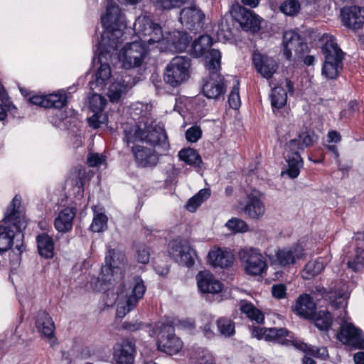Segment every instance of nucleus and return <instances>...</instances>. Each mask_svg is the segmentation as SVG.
Instances as JSON below:
<instances>
[{
    "instance_id": "nucleus-44",
    "label": "nucleus",
    "mask_w": 364,
    "mask_h": 364,
    "mask_svg": "<svg viewBox=\"0 0 364 364\" xmlns=\"http://www.w3.org/2000/svg\"><path fill=\"white\" fill-rule=\"evenodd\" d=\"M348 267L354 271H358L364 265V248L358 247L355 255L347 262Z\"/></svg>"
},
{
    "instance_id": "nucleus-35",
    "label": "nucleus",
    "mask_w": 364,
    "mask_h": 364,
    "mask_svg": "<svg viewBox=\"0 0 364 364\" xmlns=\"http://www.w3.org/2000/svg\"><path fill=\"white\" fill-rule=\"evenodd\" d=\"M210 196V191L208 188H204L199 191V192L191 198L186 205V208L191 213H193L196 209Z\"/></svg>"
},
{
    "instance_id": "nucleus-3",
    "label": "nucleus",
    "mask_w": 364,
    "mask_h": 364,
    "mask_svg": "<svg viewBox=\"0 0 364 364\" xmlns=\"http://www.w3.org/2000/svg\"><path fill=\"white\" fill-rule=\"evenodd\" d=\"M134 116H139L137 124L126 123L123 124L124 141L127 144L137 141H146L155 145L160 141L158 131L152 124V119L149 118L151 106L148 104L137 102L132 106Z\"/></svg>"
},
{
    "instance_id": "nucleus-64",
    "label": "nucleus",
    "mask_w": 364,
    "mask_h": 364,
    "mask_svg": "<svg viewBox=\"0 0 364 364\" xmlns=\"http://www.w3.org/2000/svg\"><path fill=\"white\" fill-rule=\"evenodd\" d=\"M315 58L313 55H307L304 58V63L306 65H311L314 64Z\"/></svg>"
},
{
    "instance_id": "nucleus-54",
    "label": "nucleus",
    "mask_w": 364,
    "mask_h": 364,
    "mask_svg": "<svg viewBox=\"0 0 364 364\" xmlns=\"http://www.w3.org/2000/svg\"><path fill=\"white\" fill-rule=\"evenodd\" d=\"M29 102L35 105H38L41 107L48 108V102L47 100L46 95H33L29 98Z\"/></svg>"
},
{
    "instance_id": "nucleus-30",
    "label": "nucleus",
    "mask_w": 364,
    "mask_h": 364,
    "mask_svg": "<svg viewBox=\"0 0 364 364\" xmlns=\"http://www.w3.org/2000/svg\"><path fill=\"white\" fill-rule=\"evenodd\" d=\"M316 305L308 294L301 295L296 300L295 311L302 317L313 318L315 314Z\"/></svg>"
},
{
    "instance_id": "nucleus-56",
    "label": "nucleus",
    "mask_w": 364,
    "mask_h": 364,
    "mask_svg": "<svg viewBox=\"0 0 364 364\" xmlns=\"http://www.w3.org/2000/svg\"><path fill=\"white\" fill-rule=\"evenodd\" d=\"M104 161V157L98 154H91L87 157V163L92 167L97 166Z\"/></svg>"
},
{
    "instance_id": "nucleus-55",
    "label": "nucleus",
    "mask_w": 364,
    "mask_h": 364,
    "mask_svg": "<svg viewBox=\"0 0 364 364\" xmlns=\"http://www.w3.org/2000/svg\"><path fill=\"white\" fill-rule=\"evenodd\" d=\"M198 364H215L213 355L208 351L203 350L197 357Z\"/></svg>"
},
{
    "instance_id": "nucleus-1",
    "label": "nucleus",
    "mask_w": 364,
    "mask_h": 364,
    "mask_svg": "<svg viewBox=\"0 0 364 364\" xmlns=\"http://www.w3.org/2000/svg\"><path fill=\"white\" fill-rule=\"evenodd\" d=\"M125 264L126 258L122 252L115 249L109 250L100 277L92 278L90 282L95 291H107L106 304L117 305V316L119 318L124 317L134 309L146 291L144 282L139 277H134L122 285L120 284L117 287V296L114 289H109V285L114 287L121 282Z\"/></svg>"
},
{
    "instance_id": "nucleus-20",
    "label": "nucleus",
    "mask_w": 364,
    "mask_h": 364,
    "mask_svg": "<svg viewBox=\"0 0 364 364\" xmlns=\"http://www.w3.org/2000/svg\"><path fill=\"white\" fill-rule=\"evenodd\" d=\"M135 354V345L129 339L122 340L114 346L113 359L116 364H133Z\"/></svg>"
},
{
    "instance_id": "nucleus-11",
    "label": "nucleus",
    "mask_w": 364,
    "mask_h": 364,
    "mask_svg": "<svg viewBox=\"0 0 364 364\" xmlns=\"http://www.w3.org/2000/svg\"><path fill=\"white\" fill-rule=\"evenodd\" d=\"M191 71V60L185 56H176L166 65L164 80L166 84L175 87L190 77Z\"/></svg>"
},
{
    "instance_id": "nucleus-57",
    "label": "nucleus",
    "mask_w": 364,
    "mask_h": 364,
    "mask_svg": "<svg viewBox=\"0 0 364 364\" xmlns=\"http://www.w3.org/2000/svg\"><path fill=\"white\" fill-rule=\"evenodd\" d=\"M341 136L336 131H331L328 134V141L338 143L341 141Z\"/></svg>"
},
{
    "instance_id": "nucleus-27",
    "label": "nucleus",
    "mask_w": 364,
    "mask_h": 364,
    "mask_svg": "<svg viewBox=\"0 0 364 364\" xmlns=\"http://www.w3.org/2000/svg\"><path fill=\"white\" fill-rule=\"evenodd\" d=\"M76 214L75 208H65L62 210L55 219L54 225L60 232H67L73 228V221Z\"/></svg>"
},
{
    "instance_id": "nucleus-28",
    "label": "nucleus",
    "mask_w": 364,
    "mask_h": 364,
    "mask_svg": "<svg viewBox=\"0 0 364 364\" xmlns=\"http://www.w3.org/2000/svg\"><path fill=\"white\" fill-rule=\"evenodd\" d=\"M243 212L245 215L251 219H259L265 213V206L263 202L253 194H250L247 197V201L243 208Z\"/></svg>"
},
{
    "instance_id": "nucleus-43",
    "label": "nucleus",
    "mask_w": 364,
    "mask_h": 364,
    "mask_svg": "<svg viewBox=\"0 0 364 364\" xmlns=\"http://www.w3.org/2000/svg\"><path fill=\"white\" fill-rule=\"evenodd\" d=\"M279 9L285 15L294 16L299 12L301 5L299 0H286L281 4Z\"/></svg>"
},
{
    "instance_id": "nucleus-25",
    "label": "nucleus",
    "mask_w": 364,
    "mask_h": 364,
    "mask_svg": "<svg viewBox=\"0 0 364 364\" xmlns=\"http://www.w3.org/2000/svg\"><path fill=\"white\" fill-rule=\"evenodd\" d=\"M208 257L209 263L214 267H228L234 260V256L230 250L218 247L210 250Z\"/></svg>"
},
{
    "instance_id": "nucleus-13",
    "label": "nucleus",
    "mask_w": 364,
    "mask_h": 364,
    "mask_svg": "<svg viewBox=\"0 0 364 364\" xmlns=\"http://www.w3.org/2000/svg\"><path fill=\"white\" fill-rule=\"evenodd\" d=\"M239 257L245 263V269L247 274L261 275L267 267L265 257L257 249H242L239 252Z\"/></svg>"
},
{
    "instance_id": "nucleus-2",
    "label": "nucleus",
    "mask_w": 364,
    "mask_h": 364,
    "mask_svg": "<svg viewBox=\"0 0 364 364\" xmlns=\"http://www.w3.org/2000/svg\"><path fill=\"white\" fill-rule=\"evenodd\" d=\"M134 30L139 36H150V38L146 40L149 43H156V47L160 44H163L164 48L172 46L178 52L184 50L190 41V37L187 33L178 31H174L172 33H168L165 36L161 26L154 23L145 15L140 16L136 19Z\"/></svg>"
},
{
    "instance_id": "nucleus-60",
    "label": "nucleus",
    "mask_w": 364,
    "mask_h": 364,
    "mask_svg": "<svg viewBox=\"0 0 364 364\" xmlns=\"http://www.w3.org/2000/svg\"><path fill=\"white\" fill-rule=\"evenodd\" d=\"M179 326L184 328H193L194 326V323L192 321L190 320H184L179 322Z\"/></svg>"
},
{
    "instance_id": "nucleus-50",
    "label": "nucleus",
    "mask_w": 364,
    "mask_h": 364,
    "mask_svg": "<svg viewBox=\"0 0 364 364\" xmlns=\"http://www.w3.org/2000/svg\"><path fill=\"white\" fill-rule=\"evenodd\" d=\"M88 122L90 127L97 129L107 122V117L102 112L94 113L92 116L88 118Z\"/></svg>"
},
{
    "instance_id": "nucleus-32",
    "label": "nucleus",
    "mask_w": 364,
    "mask_h": 364,
    "mask_svg": "<svg viewBox=\"0 0 364 364\" xmlns=\"http://www.w3.org/2000/svg\"><path fill=\"white\" fill-rule=\"evenodd\" d=\"M212 43L213 41L210 36L208 35L200 36L192 43L191 55L195 58L202 56L211 46Z\"/></svg>"
},
{
    "instance_id": "nucleus-36",
    "label": "nucleus",
    "mask_w": 364,
    "mask_h": 364,
    "mask_svg": "<svg viewBox=\"0 0 364 364\" xmlns=\"http://www.w3.org/2000/svg\"><path fill=\"white\" fill-rule=\"evenodd\" d=\"M178 157L181 161L191 166H199L202 162L200 155L191 148L180 151Z\"/></svg>"
},
{
    "instance_id": "nucleus-46",
    "label": "nucleus",
    "mask_w": 364,
    "mask_h": 364,
    "mask_svg": "<svg viewBox=\"0 0 364 364\" xmlns=\"http://www.w3.org/2000/svg\"><path fill=\"white\" fill-rule=\"evenodd\" d=\"M187 0H151L154 5L161 10H170L178 8L186 3Z\"/></svg>"
},
{
    "instance_id": "nucleus-52",
    "label": "nucleus",
    "mask_w": 364,
    "mask_h": 364,
    "mask_svg": "<svg viewBox=\"0 0 364 364\" xmlns=\"http://www.w3.org/2000/svg\"><path fill=\"white\" fill-rule=\"evenodd\" d=\"M136 258L138 262L147 264L150 259V253L148 247L144 245L138 246L136 249Z\"/></svg>"
},
{
    "instance_id": "nucleus-59",
    "label": "nucleus",
    "mask_w": 364,
    "mask_h": 364,
    "mask_svg": "<svg viewBox=\"0 0 364 364\" xmlns=\"http://www.w3.org/2000/svg\"><path fill=\"white\" fill-rule=\"evenodd\" d=\"M355 364H364V352H358L353 356Z\"/></svg>"
},
{
    "instance_id": "nucleus-39",
    "label": "nucleus",
    "mask_w": 364,
    "mask_h": 364,
    "mask_svg": "<svg viewBox=\"0 0 364 364\" xmlns=\"http://www.w3.org/2000/svg\"><path fill=\"white\" fill-rule=\"evenodd\" d=\"M126 89L127 85H124V80L122 82L117 79L115 82H112L107 92V95L110 101L117 102L120 99L122 95L126 92Z\"/></svg>"
},
{
    "instance_id": "nucleus-63",
    "label": "nucleus",
    "mask_w": 364,
    "mask_h": 364,
    "mask_svg": "<svg viewBox=\"0 0 364 364\" xmlns=\"http://www.w3.org/2000/svg\"><path fill=\"white\" fill-rule=\"evenodd\" d=\"M7 107H6L3 104L0 105V120H4L6 116V110H9Z\"/></svg>"
},
{
    "instance_id": "nucleus-42",
    "label": "nucleus",
    "mask_w": 364,
    "mask_h": 364,
    "mask_svg": "<svg viewBox=\"0 0 364 364\" xmlns=\"http://www.w3.org/2000/svg\"><path fill=\"white\" fill-rule=\"evenodd\" d=\"M225 227L233 233H244L249 231V226L240 218H232L227 221Z\"/></svg>"
},
{
    "instance_id": "nucleus-45",
    "label": "nucleus",
    "mask_w": 364,
    "mask_h": 364,
    "mask_svg": "<svg viewBox=\"0 0 364 364\" xmlns=\"http://www.w3.org/2000/svg\"><path fill=\"white\" fill-rule=\"evenodd\" d=\"M217 326L222 336L229 337L235 333V324L230 319L220 318L217 321Z\"/></svg>"
},
{
    "instance_id": "nucleus-29",
    "label": "nucleus",
    "mask_w": 364,
    "mask_h": 364,
    "mask_svg": "<svg viewBox=\"0 0 364 364\" xmlns=\"http://www.w3.org/2000/svg\"><path fill=\"white\" fill-rule=\"evenodd\" d=\"M36 326L38 331L48 338L53 337L55 325L49 314L43 311L37 314L36 318Z\"/></svg>"
},
{
    "instance_id": "nucleus-16",
    "label": "nucleus",
    "mask_w": 364,
    "mask_h": 364,
    "mask_svg": "<svg viewBox=\"0 0 364 364\" xmlns=\"http://www.w3.org/2000/svg\"><path fill=\"white\" fill-rule=\"evenodd\" d=\"M159 350L168 354H175L180 351L183 343L174 335V328L170 325H164L158 336Z\"/></svg>"
},
{
    "instance_id": "nucleus-61",
    "label": "nucleus",
    "mask_w": 364,
    "mask_h": 364,
    "mask_svg": "<svg viewBox=\"0 0 364 364\" xmlns=\"http://www.w3.org/2000/svg\"><path fill=\"white\" fill-rule=\"evenodd\" d=\"M244 5L248 6L251 8H255L258 6L259 0H241Z\"/></svg>"
},
{
    "instance_id": "nucleus-17",
    "label": "nucleus",
    "mask_w": 364,
    "mask_h": 364,
    "mask_svg": "<svg viewBox=\"0 0 364 364\" xmlns=\"http://www.w3.org/2000/svg\"><path fill=\"white\" fill-rule=\"evenodd\" d=\"M284 55L287 60H291L293 53L297 58H301L306 51L308 46L299 36L293 31H285L283 34Z\"/></svg>"
},
{
    "instance_id": "nucleus-51",
    "label": "nucleus",
    "mask_w": 364,
    "mask_h": 364,
    "mask_svg": "<svg viewBox=\"0 0 364 364\" xmlns=\"http://www.w3.org/2000/svg\"><path fill=\"white\" fill-rule=\"evenodd\" d=\"M271 291L273 297L277 299H285L287 295V287L282 283L273 284L271 288Z\"/></svg>"
},
{
    "instance_id": "nucleus-40",
    "label": "nucleus",
    "mask_w": 364,
    "mask_h": 364,
    "mask_svg": "<svg viewBox=\"0 0 364 364\" xmlns=\"http://www.w3.org/2000/svg\"><path fill=\"white\" fill-rule=\"evenodd\" d=\"M312 319L314 320L315 326L321 330L328 329L332 323V317L328 311H320L315 312Z\"/></svg>"
},
{
    "instance_id": "nucleus-26",
    "label": "nucleus",
    "mask_w": 364,
    "mask_h": 364,
    "mask_svg": "<svg viewBox=\"0 0 364 364\" xmlns=\"http://www.w3.org/2000/svg\"><path fill=\"white\" fill-rule=\"evenodd\" d=\"M304 250L300 245L279 250L276 253L278 262L281 266L294 264L297 260L304 257Z\"/></svg>"
},
{
    "instance_id": "nucleus-49",
    "label": "nucleus",
    "mask_w": 364,
    "mask_h": 364,
    "mask_svg": "<svg viewBox=\"0 0 364 364\" xmlns=\"http://www.w3.org/2000/svg\"><path fill=\"white\" fill-rule=\"evenodd\" d=\"M228 102L230 107L235 109L240 106L241 102L239 95V83L237 81H236V84L232 87L228 97Z\"/></svg>"
},
{
    "instance_id": "nucleus-19",
    "label": "nucleus",
    "mask_w": 364,
    "mask_h": 364,
    "mask_svg": "<svg viewBox=\"0 0 364 364\" xmlns=\"http://www.w3.org/2000/svg\"><path fill=\"white\" fill-rule=\"evenodd\" d=\"M338 338L344 344L364 349V334L352 323L344 321L338 333Z\"/></svg>"
},
{
    "instance_id": "nucleus-15",
    "label": "nucleus",
    "mask_w": 364,
    "mask_h": 364,
    "mask_svg": "<svg viewBox=\"0 0 364 364\" xmlns=\"http://www.w3.org/2000/svg\"><path fill=\"white\" fill-rule=\"evenodd\" d=\"M231 15L244 31L255 33L259 30L260 19L253 11L237 4L232 6Z\"/></svg>"
},
{
    "instance_id": "nucleus-53",
    "label": "nucleus",
    "mask_w": 364,
    "mask_h": 364,
    "mask_svg": "<svg viewBox=\"0 0 364 364\" xmlns=\"http://www.w3.org/2000/svg\"><path fill=\"white\" fill-rule=\"evenodd\" d=\"M201 136V130L198 127H191L186 132V137L190 142L197 141Z\"/></svg>"
},
{
    "instance_id": "nucleus-10",
    "label": "nucleus",
    "mask_w": 364,
    "mask_h": 364,
    "mask_svg": "<svg viewBox=\"0 0 364 364\" xmlns=\"http://www.w3.org/2000/svg\"><path fill=\"white\" fill-rule=\"evenodd\" d=\"M135 33L140 38V41H134L127 43L119 51L118 59L122 63V66L125 69H131L140 66L147 54V49L145 46H151L156 43H149L146 40L150 38V36L146 37L139 36L134 31Z\"/></svg>"
},
{
    "instance_id": "nucleus-22",
    "label": "nucleus",
    "mask_w": 364,
    "mask_h": 364,
    "mask_svg": "<svg viewBox=\"0 0 364 364\" xmlns=\"http://www.w3.org/2000/svg\"><path fill=\"white\" fill-rule=\"evenodd\" d=\"M252 63L257 71L267 79L272 77L278 68L274 59L259 53H254Z\"/></svg>"
},
{
    "instance_id": "nucleus-21",
    "label": "nucleus",
    "mask_w": 364,
    "mask_h": 364,
    "mask_svg": "<svg viewBox=\"0 0 364 364\" xmlns=\"http://www.w3.org/2000/svg\"><path fill=\"white\" fill-rule=\"evenodd\" d=\"M341 20L345 26L356 30L364 24V9L359 6H350L341 9Z\"/></svg>"
},
{
    "instance_id": "nucleus-8",
    "label": "nucleus",
    "mask_w": 364,
    "mask_h": 364,
    "mask_svg": "<svg viewBox=\"0 0 364 364\" xmlns=\"http://www.w3.org/2000/svg\"><path fill=\"white\" fill-rule=\"evenodd\" d=\"M315 139L313 132L304 130L299 134L298 137L290 140L286 145L284 156L287 164L286 171L282 174L287 173L289 178H296L303 167V160L299 154L300 150H304L311 145Z\"/></svg>"
},
{
    "instance_id": "nucleus-9",
    "label": "nucleus",
    "mask_w": 364,
    "mask_h": 364,
    "mask_svg": "<svg viewBox=\"0 0 364 364\" xmlns=\"http://www.w3.org/2000/svg\"><path fill=\"white\" fill-rule=\"evenodd\" d=\"M322 52L325 55V62L322 68V74L328 79H335L342 69L343 53L338 47L336 39L330 35L322 38Z\"/></svg>"
},
{
    "instance_id": "nucleus-33",
    "label": "nucleus",
    "mask_w": 364,
    "mask_h": 364,
    "mask_svg": "<svg viewBox=\"0 0 364 364\" xmlns=\"http://www.w3.org/2000/svg\"><path fill=\"white\" fill-rule=\"evenodd\" d=\"M37 245L39 254L46 258L53 257L54 243L53 238L47 234H41L37 237Z\"/></svg>"
},
{
    "instance_id": "nucleus-24",
    "label": "nucleus",
    "mask_w": 364,
    "mask_h": 364,
    "mask_svg": "<svg viewBox=\"0 0 364 364\" xmlns=\"http://www.w3.org/2000/svg\"><path fill=\"white\" fill-rule=\"evenodd\" d=\"M132 153L138 166H154L158 162V156L152 148L137 145L133 146Z\"/></svg>"
},
{
    "instance_id": "nucleus-6",
    "label": "nucleus",
    "mask_w": 364,
    "mask_h": 364,
    "mask_svg": "<svg viewBox=\"0 0 364 364\" xmlns=\"http://www.w3.org/2000/svg\"><path fill=\"white\" fill-rule=\"evenodd\" d=\"M20 205L21 200L16 196L5 213L3 224L0 225V252L9 250L14 237L20 235L26 226L24 218L18 210Z\"/></svg>"
},
{
    "instance_id": "nucleus-47",
    "label": "nucleus",
    "mask_w": 364,
    "mask_h": 364,
    "mask_svg": "<svg viewBox=\"0 0 364 364\" xmlns=\"http://www.w3.org/2000/svg\"><path fill=\"white\" fill-rule=\"evenodd\" d=\"M107 217L103 213H96L94 215L90 229L95 232H100L107 228Z\"/></svg>"
},
{
    "instance_id": "nucleus-34",
    "label": "nucleus",
    "mask_w": 364,
    "mask_h": 364,
    "mask_svg": "<svg viewBox=\"0 0 364 364\" xmlns=\"http://www.w3.org/2000/svg\"><path fill=\"white\" fill-rule=\"evenodd\" d=\"M329 298L331 299V304L336 309H343L341 312L339 317L344 321V316L346 314V307L347 306V299L348 298V293L344 289L335 291L333 293H330Z\"/></svg>"
},
{
    "instance_id": "nucleus-5",
    "label": "nucleus",
    "mask_w": 364,
    "mask_h": 364,
    "mask_svg": "<svg viewBox=\"0 0 364 364\" xmlns=\"http://www.w3.org/2000/svg\"><path fill=\"white\" fill-rule=\"evenodd\" d=\"M252 335L258 339H264L282 346H292L309 355L325 360L328 357V353L325 347L317 348L303 343L296 338L293 333L284 328H261L255 327Z\"/></svg>"
},
{
    "instance_id": "nucleus-23",
    "label": "nucleus",
    "mask_w": 364,
    "mask_h": 364,
    "mask_svg": "<svg viewBox=\"0 0 364 364\" xmlns=\"http://www.w3.org/2000/svg\"><path fill=\"white\" fill-rule=\"evenodd\" d=\"M196 279L198 287L203 293L217 294L223 289L221 282L208 271L200 272Z\"/></svg>"
},
{
    "instance_id": "nucleus-38",
    "label": "nucleus",
    "mask_w": 364,
    "mask_h": 364,
    "mask_svg": "<svg viewBox=\"0 0 364 364\" xmlns=\"http://www.w3.org/2000/svg\"><path fill=\"white\" fill-rule=\"evenodd\" d=\"M240 310L249 318L255 321L257 323H261L264 321V314L250 303L243 302L240 306Z\"/></svg>"
},
{
    "instance_id": "nucleus-14",
    "label": "nucleus",
    "mask_w": 364,
    "mask_h": 364,
    "mask_svg": "<svg viewBox=\"0 0 364 364\" xmlns=\"http://www.w3.org/2000/svg\"><path fill=\"white\" fill-rule=\"evenodd\" d=\"M170 257L180 265L190 267L194 264L195 250L186 240H175L169 243Z\"/></svg>"
},
{
    "instance_id": "nucleus-48",
    "label": "nucleus",
    "mask_w": 364,
    "mask_h": 364,
    "mask_svg": "<svg viewBox=\"0 0 364 364\" xmlns=\"http://www.w3.org/2000/svg\"><path fill=\"white\" fill-rule=\"evenodd\" d=\"M106 103V99L101 95L95 93L90 97V109L94 113L102 112Z\"/></svg>"
},
{
    "instance_id": "nucleus-18",
    "label": "nucleus",
    "mask_w": 364,
    "mask_h": 364,
    "mask_svg": "<svg viewBox=\"0 0 364 364\" xmlns=\"http://www.w3.org/2000/svg\"><path fill=\"white\" fill-rule=\"evenodd\" d=\"M205 14L196 5L184 7L180 12L181 23L189 30H200L205 23Z\"/></svg>"
},
{
    "instance_id": "nucleus-12",
    "label": "nucleus",
    "mask_w": 364,
    "mask_h": 364,
    "mask_svg": "<svg viewBox=\"0 0 364 364\" xmlns=\"http://www.w3.org/2000/svg\"><path fill=\"white\" fill-rule=\"evenodd\" d=\"M99 44V57L98 62L100 66L95 75V79L90 82V87L92 90H103L105 87L107 82L114 76L112 74L111 68L109 63L107 62V56L112 57L115 51H107L105 48Z\"/></svg>"
},
{
    "instance_id": "nucleus-31",
    "label": "nucleus",
    "mask_w": 364,
    "mask_h": 364,
    "mask_svg": "<svg viewBox=\"0 0 364 364\" xmlns=\"http://www.w3.org/2000/svg\"><path fill=\"white\" fill-rule=\"evenodd\" d=\"M327 262L328 259L323 257L309 261L302 271V277L305 279L313 278L323 270Z\"/></svg>"
},
{
    "instance_id": "nucleus-41",
    "label": "nucleus",
    "mask_w": 364,
    "mask_h": 364,
    "mask_svg": "<svg viewBox=\"0 0 364 364\" xmlns=\"http://www.w3.org/2000/svg\"><path fill=\"white\" fill-rule=\"evenodd\" d=\"M48 108L60 109L66 105L68 97L65 91L47 95Z\"/></svg>"
},
{
    "instance_id": "nucleus-58",
    "label": "nucleus",
    "mask_w": 364,
    "mask_h": 364,
    "mask_svg": "<svg viewBox=\"0 0 364 364\" xmlns=\"http://www.w3.org/2000/svg\"><path fill=\"white\" fill-rule=\"evenodd\" d=\"M354 239L358 242V246L363 248L364 247V231L362 232H357Z\"/></svg>"
},
{
    "instance_id": "nucleus-7",
    "label": "nucleus",
    "mask_w": 364,
    "mask_h": 364,
    "mask_svg": "<svg viewBox=\"0 0 364 364\" xmlns=\"http://www.w3.org/2000/svg\"><path fill=\"white\" fill-rule=\"evenodd\" d=\"M220 61L221 54L218 50H208L205 63L208 76L202 90L203 95L209 99H218L225 93L224 80L220 73Z\"/></svg>"
},
{
    "instance_id": "nucleus-62",
    "label": "nucleus",
    "mask_w": 364,
    "mask_h": 364,
    "mask_svg": "<svg viewBox=\"0 0 364 364\" xmlns=\"http://www.w3.org/2000/svg\"><path fill=\"white\" fill-rule=\"evenodd\" d=\"M204 334L206 337L208 338H210L212 337V336L213 335V332L211 329V325L210 324H206L205 326H204Z\"/></svg>"
},
{
    "instance_id": "nucleus-4",
    "label": "nucleus",
    "mask_w": 364,
    "mask_h": 364,
    "mask_svg": "<svg viewBox=\"0 0 364 364\" xmlns=\"http://www.w3.org/2000/svg\"><path fill=\"white\" fill-rule=\"evenodd\" d=\"M105 13L102 15V24L105 28L99 44L107 51H115L123 41L126 28L124 16L121 8L113 0H106Z\"/></svg>"
},
{
    "instance_id": "nucleus-37",
    "label": "nucleus",
    "mask_w": 364,
    "mask_h": 364,
    "mask_svg": "<svg viewBox=\"0 0 364 364\" xmlns=\"http://www.w3.org/2000/svg\"><path fill=\"white\" fill-rule=\"evenodd\" d=\"M287 94L284 88L276 87L272 89L271 94V104L272 107L280 109L287 103Z\"/></svg>"
}]
</instances>
